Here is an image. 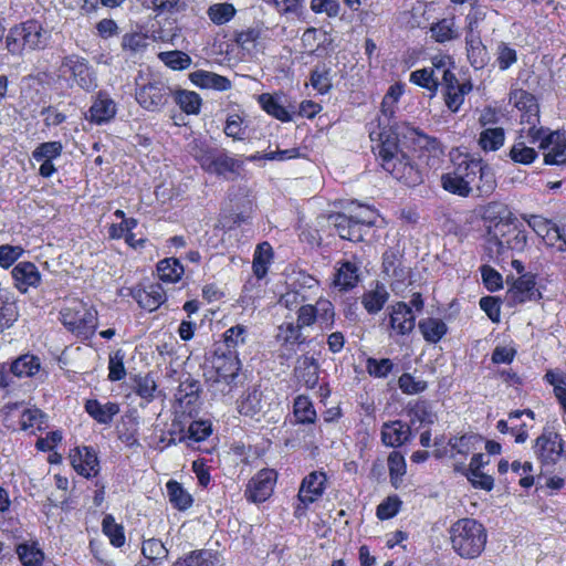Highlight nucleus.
Wrapping results in <instances>:
<instances>
[{
    "instance_id": "obj_1",
    "label": "nucleus",
    "mask_w": 566,
    "mask_h": 566,
    "mask_svg": "<svg viewBox=\"0 0 566 566\" xmlns=\"http://www.w3.org/2000/svg\"><path fill=\"white\" fill-rule=\"evenodd\" d=\"M369 138L380 168L408 187H417L423 179L416 159L431 168L444 156V145L436 136L391 124L390 118L386 122L378 118V126L369 132Z\"/></svg>"
},
{
    "instance_id": "obj_2",
    "label": "nucleus",
    "mask_w": 566,
    "mask_h": 566,
    "mask_svg": "<svg viewBox=\"0 0 566 566\" xmlns=\"http://www.w3.org/2000/svg\"><path fill=\"white\" fill-rule=\"evenodd\" d=\"M489 243L495 247L496 261H504L509 252H523L527 247V233L514 212L507 207L489 218Z\"/></svg>"
},
{
    "instance_id": "obj_3",
    "label": "nucleus",
    "mask_w": 566,
    "mask_h": 566,
    "mask_svg": "<svg viewBox=\"0 0 566 566\" xmlns=\"http://www.w3.org/2000/svg\"><path fill=\"white\" fill-rule=\"evenodd\" d=\"M451 549L463 559L474 560L485 551L488 532L485 525L474 517H462L450 525Z\"/></svg>"
},
{
    "instance_id": "obj_4",
    "label": "nucleus",
    "mask_w": 566,
    "mask_h": 566,
    "mask_svg": "<svg viewBox=\"0 0 566 566\" xmlns=\"http://www.w3.org/2000/svg\"><path fill=\"white\" fill-rule=\"evenodd\" d=\"M241 370L238 353L213 350L206 359V380L214 392L231 395L240 385Z\"/></svg>"
},
{
    "instance_id": "obj_5",
    "label": "nucleus",
    "mask_w": 566,
    "mask_h": 566,
    "mask_svg": "<svg viewBox=\"0 0 566 566\" xmlns=\"http://www.w3.org/2000/svg\"><path fill=\"white\" fill-rule=\"evenodd\" d=\"M449 155L451 163L449 171L475 186L478 196L486 197L494 192L496 177L494 169L489 164L470 153L451 151Z\"/></svg>"
},
{
    "instance_id": "obj_6",
    "label": "nucleus",
    "mask_w": 566,
    "mask_h": 566,
    "mask_svg": "<svg viewBox=\"0 0 566 566\" xmlns=\"http://www.w3.org/2000/svg\"><path fill=\"white\" fill-rule=\"evenodd\" d=\"M174 91L163 76L138 72L135 77V101L143 109L158 113L171 101Z\"/></svg>"
},
{
    "instance_id": "obj_7",
    "label": "nucleus",
    "mask_w": 566,
    "mask_h": 566,
    "mask_svg": "<svg viewBox=\"0 0 566 566\" xmlns=\"http://www.w3.org/2000/svg\"><path fill=\"white\" fill-rule=\"evenodd\" d=\"M60 322L75 337L87 340L97 328V311L83 298H69L60 310Z\"/></svg>"
},
{
    "instance_id": "obj_8",
    "label": "nucleus",
    "mask_w": 566,
    "mask_h": 566,
    "mask_svg": "<svg viewBox=\"0 0 566 566\" xmlns=\"http://www.w3.org/2000/svg\"><path fill=\"white\" fill-rule=\"evenodd\" d=\"M527 144L537 145L544 151L546 166L566 167V132L564 128L553 130L547 126H528Z\"/></svg>"
},
{
    "instance_id": "obj_9",
    "label": "nucleus",
    "mask_w": 566,
    "mask_h": 566,
    "mask_svg": "<svg viewBox=\"0 0 566 566\" xmlns=\"http://www.w3.org/2000/svg\"><path fill=\"white\" fill-rule=\"evenodd\" d=\"M329 478L323 469L313 470L301 480L296 502L293 503V516L305 517L313 504L319 502L328 490Z\"/></svg>"
},
{
    "instance_id": "obj_10",
    "label": "nucleus",
    "mask_w": 566,
    "mask_h": 566,
    "mask_svg": "<svg viewBox=\"0 0 566 566\" xmlns=\"http://www.w3.org/2000/svg\"><path fill=\"white\" fill-rule=\"evenodd\" d=\"M483 441V438L475 433H464L448 439L439 437L434 440L433 455L437 459L448 457L453 460L454 470H464L468 457L475 452L478 446Z\"/></svg>"
},
{
    "instance_id": "obj_11",
    "label": "nucleus",
    "mask_w": 566,
    "mask_h": 566,
    "mask_svg": "<svg viewBox=\"0 0 566 566\" xmlns=\"http://www.w3.org/2000/svg\"><path fill=\"white\" fill-rule=\"evenodd\" d=\"M45 45L46 32L41 22L34 19L15 24L7 35V48L13 54L24 50H42Z\"/></svg>"
},
{
    "instance_id": "obj_12",
    "label": "nucleus",
    "mask_w": 566,
    "mask_h": 566,
    "mask_svg": "<svg viewBox=\"0 0 566 566\" xmlns=\"http://www.w3.org/2000/svg\"><path fill=\"white\" fill-rule=\"evenodd\" d=\"M59 74L70 88L78 87L84 92H94L97 87L96 73L84 56L77 54L64 56L59 66Z\"/></svg>"
},
{
    "instance_id": "obj_13",
    "label": "nucleus",
    "mask_w": 566,
    "mask_h": 566,
    "mask_svg": "<svg viewBox=\"0 0 566 566\" xmlns=\"http://www.w3.org/2000/svg\"><path fill=\"white\" fill-rule=\"evenodd\" d=\"M533 451L543 472L553 473L555 465L565 455V441L560 433L544 428L542 433L535 438Z\"/></svg>"
},
{
    "instance_id": "obj_14",
    "label": "nucleus",
    "mask_w": 566,
    "mask_h": 566,
    "mask_svg": "<svg viewBox=\"0 0 566 566\" xmlns=\"http://www.w3.org/2000/svg\"><path fill=\"white\" fill-rule=\"evenodd\" d=\"M522 219L537 237L543 239L547 248L566 252V224L558 226L553 220L534 213H524Z\"/></svg>"
},
{
    "instance_id": "obj_15",
    "label": "nucleus",
    "mask_w": 566,
    "mask_h": 566,
    "mask_svg": "<svg viewBox=\"0 0 566 566\" xmlns=\"http://www.w3.org/2000/svg\"><path fill=\"white\" fill-rule=\"evenodd\" d=\"M279 480V472L271 468L259 470L245 484L244 499L253 504L269 500Z\"/></svg>"
},
{
    "instance_id": "obj_16",
    "label": "nucleus",
    "mask_w": 566,
    "mask_h": 566,
    "mask_svg": "<svg viewBox=\"0 0 566 566\" xmlns=\"http://www.w3.org/2000/svg\"><path fill=\"white\" fill-rule=\"evenodd\" d=\"M69 461L75 473L86 480L95 479L101 472L98 451L95 447L78 446L71 448Z\"/></svg>"
},
{
    "instance_id": "obj_17",
    "label": "nucleus",
    "mask_w": 566,
    "mask_h": 566,
    "mask_svg": "<svg viewBox=\"0 0 566 566\" xmlns=\"http://www.w3.org/2000/svg\"><path fill=\"white\" fill-rule=\"evenodd\" d=\"M441 94L447 108L457 113L464 104L465 96L472 91L469 80L459 82L454 71H446L440 81Z\"/></svg>"
},
{
    "instance_id": "obj_18",
    "label": "nucleus",
    "mask_w": 566,
    "mask_h": 566,
    "mask_svg": "<svg viewBox=\"0 0 566 566\" xmlns=\"http://www.w3.org/2000/svg\"><path fill=\"white\" fill-rule=\"evenodd\" d=\"M128 295L135 300L138 307L150 313L160 308L167 300L160 282H139L128 290Z\"/></svg>"
},
{
    "instance_id": "obj_19",
    "label": "nucleus",
    "mask_w": 566,
    "mask_h": 566,
    "mask_svg": "<svg viewBox=\"0 0 566 566\" xmlns=\"http://www.w3.org/2000/svg\"><path fill=\"white\" fill-rule=\"evenodd\" d=\"M514 104V107L522 114V123L528 125V127H539V108L535 95L526 90H514L511 92L509 97Z\"/></svg>"
},
{
    "instance_id": "obj_20",
    "label": "nucleus",
    "mask_w": 566,
    "mask_h": 566,
    "mask_svg": "<svg viewBox=\"0 0 566 566\" xmlns=\"http://www.w3.org/2000/svg\"><path fill=\"white\" fill-rule=\"evenodd\" d=\"M360 282L359 262L339 260L334 266L332 284L340 292H348L357 287Z\"/></svg>"
},
{
    "instance_id": "obj_21",
    "label": "nucleus",
    "mask_w": 566,
    "mask_h": 566,
    "mask_svg": "<svg viewBox=\"0 0 566 566\" xmlns=\"http://www.w3.org/2000/svg\"><path fill=\"white\" fill-rule=\"evenodd\" d=\"M303 327L293 322H283L277 327L275 334V342L280 344L281 350L287 353V358H291L297 353L301 345L308 344V340L302 333Z\"/></svg>"
},
{
    "instance_id": "obj_22",
    "label": "nucleus",
    "mask_w": 566,
    "mask_h": 566,
    "mask_svg": "<svg viewBox=\"0 0 566 566\" xmlns=\"http://www.w3.org/2000/svg\"><path fill=\"white\" fill-rule=\"evenodd\" d=\"M389 327L395 334L409 335L416 327V315L411 307L402 301L389 307Z\"/></svg>"
},
{
    "instance_id": "obj_23",
    "label": "nucleus",
    "mask_w": 566,
    "mask_h": 566,
    "mask_svg": "<svg viewBox=\"0 0 566 566\" xmlns=\"http://www.w3.org/2000/svg\"><path fill=\"white\" fill-rule=\"evenodd\" d=\"M11 279L18 292L24 294L30 289H38L41 284V273L38 266L30 261L19 262L11 269Z\"/></svg>"
},
{
    "instance_id": "obj_24",
    "label": "nucleus",
    "mask_w": 566,
    "mask_h": 566,
    "mask_svg": "<svg viewBox=\"0 0 566 566\" xmlns=\"http://www.w3.org/2000/svg\"><path fill=\"white\" fill-rule=\"evenodd\" d=\"M380 438L384 446L388 448H400L412 439V430L408 422L391 420L382 424Z\"/></svg>"
},
{
    "instance_id": "obj_25",
    "label": "nucleus",
    "mask_w": 566,
    "mask_h": 566,
    "mask_svg": "<svg viewBox=\"0 0 566 566\" xmlns=\"http://www.w3.org/2000/svg\"><path fill=\"white\" fill-rule=\"evenodd\" d=\"M84 411L97 424L112 426L115 417L119 412V403L115 401L103 402L96 398L86 399Z\"/></svg>"
},
{
    "instance_id": "obj_26",
    "label": "nucleus",
    "mask_w": 566,
    "mask_h": 566,
    "mask_svg": "<svg viewBox=\"0 0 566 566\" xmlns=\"http://www.w3.org/2000/svg\"><path fill=\"white\" fill-rule=\"evenodd\" d=\"M294 377L307 389H314L319 385L318 360L308 355H302L293 369Z\"/></svg>"
},
{
    "instance_id": "obj_27",
    "label": "nucleus",
    "mask_w": 566,
    "mask_h": 566,
    "mask_svg": "<svg viewBox=\"0 0 566 566\" xmlns=\"http://www.w3.org/2000/svg\"><path fill=\"white\" fill-rule=\"evenodd\" d=\"M116 104L105 92L99 91L93 105L88 108V119L96 125H103L115 118Z\"/></svg>"
},
{
    "instance_id": "obj_28",
    "label": "nucleus",
    "mask_w": 566,
    "mask_h": 566,
    "mask_svg": "<svg viewBox=\"0 0 566 566\" xmlns=\"http://www.w3.org/2000/svg\"><path fill=\"white\" fill-rule=\"evenodd\" d=\"M333 226L342 240L359 242L364 238L367 227L352 220L345 212H336L332 216Z\"/></svg>"
},
{
    "instance_id": "obj_29",
    "label": "nucleus",
    "mask_w": 566,
    "mask_h": 566,
    "mask_svg": "<svg viewBox=\"0 0 566 566\" xmlns=\"http://www.w3.org/2000/svg\"><path fill=\"white\" fill-rule=\"evenodd\" d=\"M430 39L439 44L457 41L460 36L454 14L431 22L429 27Z\"/></svg>"
},
{
    "instance_id": "obj_30",
    "label": "nucleus",
    "mask_w": 566,
    "mask_h": 566,
    "mask_svg": "<svg viewBox=\"0 0 566 566\" xmlns=\"http://www.w3.org/2000/svg\"><path fill=\"white\" fill-rule=\"evenodd\" d=\"M242 169L243 161L231 157L229 153L223 150L211 164L207 165V167L202 170L217 177H226L228 174H232L234 177H239Z\"/></svg>"
},
{
    "instance_id": "obj_31",
    "label": "nucleus",
    "mask_w": 566,
    "mask_h": 566,
    "mask_svg": "<svg viewBox=\"0 0 566 566\" xmlns=\"http://www.w3.org/2000/svg\"><path fill=\"white\" fill-rule=\"evenodd\" d=\"M467 59L471 67L483 70L489 63V52L480 34L465 35Z\"/></svg>"
},
{
    "instance_id": "obj_32",
    "label": "nucleus",
    "mask_w": 566,
    "mask_h": 566,
    "mask_svg": "<svg viewBox=\"0 0 566 566\" xmlns=\"http://www.w3.org/2000/svg\"><path fill=\"white\" fill-rule=\"evenodd\" d=\"M188 148H190L188 149V154H190L193 160L200 165L202 170L224 150L211 145L203 138H195L190 144H188Z\"/></svg>"
},
{
    "instance_id": "obj_33",
    "label": "nucleus",
    "mask_w": 566,
    "mask_h": 566,
    "mask_svg": "<svg viewBox=\"0 0 566 566\" xmlns=\"http://www.w3.org/2000/svg\"><path fill=\"white\" fill-rule=\"evenodd\" d=\"M249 328L245 325H233L222 334V342L214 344L213 350L238 353L237 348L247 343Z\"/></svg>"
},
{
    "instance_id": "obj_34",
    "label": "nucleus",
    "mask_w": 566,
    "mask_h": 566,
    "mask_svg": "<svg viewBox=\"0 0 566 566\" xmlns=\"http://www.w3.org/2000/svg\"><path fill=\"white\" fill-rule=\"evenodd\" d=\"M156 274L160 282L175 284L182 280L185 266L176 256H166L157 262Z\"/></svg>"
},
{
    "instance_id": "obj_35",
    "label": "nucleus",
    "mask_w": 566,
    "mask_h": 566,
    "mask_svg": "<svg viewBox=\"0 0 566 566\" xmlns=\"http://www.w3.org/2000/svg\"><path fill=\"white\" fill-rule=\"evenodd\" d=\"M292 412L297 424L310 426L317 421L318 415L308 395L300 394L294 397Z\"/></svg>"
},
{
    "instance_id": "obj_36",
    "label": "nucleus",
    "mask_w": 566,
    "mask_h": 566,
    "mask_svg": "<svg viewBox=\"0 0 566 566\" xmlns=\"http://www.w3.org/2000/svg\"><path fill=\"white\" fill-rule=\"evenodd\" d=\"M524 135L526 136V129H520L514 145L509 149L507 157L515 164L528 166L536 161L538 153L526 145L527 140H523Z\"/></svg>"
},
{
    "instance_id": "obj_37",
    "label": "nucleus",
    "mask_w": 566,
    "mask_h": 566,
    "mask_svg": "<svg viewBox=\"0 0 566 566\" xmlns=\"http://www.w3.org/2000/svg\"><path fill=\"white\" fill-rule=\"evenodd\" d=\"M8 367L13 377H33L41 369V360L36 355L27 353L8 363Z\"/></svg>"
},
{
    "instance_id": "obj_38",
    "label": "nucleus",
    "mask_w": 566,
    "mask_h": 566,
    "mask_svg": "<svg viewBox=\"0 0 566 566\" xmlns=\"http://www.w3.org/2000/svg\"><path fill=\"white\" fill-rule=\"evenodd\" d=\"M505 139L506 133L504 127H485L482 129V132L479 133L478 146L485 154L496 153L504 146Z\"/></svg>"
},
{
    "instance_id": "obj_39",
    "label": "nucleus",
    "mask_w": 566,
    "mask_h": 566,
    "mask_svg": "<svg viewBox=\"0 0 566 566\" xmlns=\"http://www.w3.org/2000/svg\"><path fill=\"white\" fill-rule=\"evenodd\" d=\"M273 258V248L269 241L256 244L252 260V272L255 277L262 280L269 273Z\"/></svg>"
},
{
    "instance_id": "obj_40",
    "label": "nucleus",
    "mask_w": 566,
    "mask_h": 566,
    "mask_svg": "<svg viewBox=\"0 0 566 566\" xmlns=\"http://www.w3.org/2000/svg\"><path fill=\"white\" fill-rule=\"evenodd\" d=\"M535 275L533 273L522 274L513 281L511 290V297L515 304H523L533 300L535 292Z\"/></svg>"
},
{
    "instance_id": "obj_41",
    "label": "nucleus",
    "mask_w": 566,
    "mask_h": 566,
    "mask_svg": "<svg viewBox=\"0 0 566 566\" xmlns=\"http://www.w3.org/2000/svg\"><path fill=\"white\" fill-rule=\"evenodd\" d=\"M440 186L448 193L468 198L472 195L475 186L470 184L464 177H459L451 171H447L440 177Z\"/></svg>"
},
{
    "instance_id": "obj_42",
    "label": "nucleus",
    "mask_w": 566,
    "mask_h": 566,
    "mask_svg": "<svg viewBox=\"0 0 566 566\" xmlns=\"http://www.w3.org/2000/svg\"><path fill=\"white\" fill-rule=\"evenodd\" d=\"M418 328L428 344H437L448 334V325L438 317L421 318Z\"/></svg>"
},
{
    "instance_id": "obj_43",
    "label": "nucleus",
    "mask_w": 566,
    "mask_h": 566,
    "mask_svg": "<svg viewBox=\"0 0 566 566\" xmlns=\"http://www.w3.org/2000/svg\"><path fill=\"white\" fill-rule=\"evenodd\" d=\"M166 491L168 501H170L174 509L185 512L192 507L193 497L190 492L184 489L181 482L177 480L167 481Z\"/></svg>"
},
{
    "instance_id": "obj_44",
    "label": "nucleus",
    "mask_w": 566,
    "mask_h": 566,
    "mask_svg": "<svg viewBox=\"0 0 566 566\" xmlns=\"http://www.w3.org/2000/svg\"><path fill=\"white\" fill-rule=\"evenodd\" d=\"M261 108L271 117L281 120L282 123H290L293 119L294 109L285 107L281 101L270 93H263L259 98Z\"/></svg>"
},
{
    "instance_id": "obj_45",
    "label": "nucleus",
    "mask_w": 566,
    "mask_h": 566,
    "mask_svg": "<svg viewBox=\"0 0 566 566\" xmlns=\"http://www.w3.org/2000/svg\"><path fill=\"white\" fill-rule=\"evenodd\" d=\"M19 317L17 301L7 290H0V334L15 324Z\"/></svg>"
},
{
    "instance_id": "obj_46",
    "label": "nucleus",
    "mask_w": 566,
    "mask_h": 566,
    "mask_svg": "<svg viewBox=\"0 0 566 566\" xmlns=\"http://www.w3.org/2000/svg\"><path fill=\"white\" fill-rule=\"evenodd\" d=\"M15 553L22 566H41L45 560L44 551L38 542H21L15 546Z\"/></svg>"
},
{
    "instance_id": "obj_47",
    "label": "nucleus",
    "mask_w": 566,
    "mask_h": 566,
    "mask_svg": "<svg viewBox=\"0 0 566 566\" xmlns=\"http://www.w3.org/2000/svg\"><path fill=\"white\" fill-rule=\"evenodd\" d=\"M48 416L36 407L27 408L21 411L19 419L20 430L34 434L45 429Z\"/></svg>"
},
{
    "instance_id": "obj_48",
    "label": "nucleus",
    "mask_w": 566,
    "mask_h": 566,
    "mask_svg": "<svg viewBox=\"0 0 566 566\" xmlns=\"http://www.w3.org/2000/svg\"><path fill=\"white\" fill-rule=\"evenodd\" d=\"M409 83H412L420 88L429 92V96L433 97L437 95L440 82L434 74L433 67H421L409 74Z\"/></svg>"
},
{
    "instance_id": "obj_49",
    "label": "nucleus",
    "mask_w": 566,
    "mask_h": 566,
    "mask_svg": "<svg viewBox=\"0 0 566 566\" xmlns=\"http://www.w3.org/2000/svg\"><path fill=\"white\" fill-rule=\"evenodd\" d=\"M387 464L390 485L392 489L399 490L407 473L406 458L397 450L391 451Z\"/></svg>"
},
{
    "instance_id": "obj_50",
    "label": "nucleus",
    "mask_w": 566,
    "mask_h": 566,
    "mask_svg": "<svg viewBox=\"0 0 566 566\" xmlns=\"http://www.w3.org/2000/svg\"><path fill=\"white\" fill-rule=\"evenodd\" d=\"M262 410V391L256 387L243 392L240 400L237 401V411L242 416L253 417Z\"/></svg>"
},
{
    "instance_id": "obj_51",
    "label": "nucleus",
    "mask_w": 566,
    "mask_h": 566,
    "mask_svg": "<svg viewBox=\"0 0 566 566\" xmlns=\"http://www.w3.org/2000/svg\"><path fill=\"white\" fill-rule=\"evenodd\" d=\"M389 300V292L386 287L377 283L376 289L365 292L361 296V305L366 308L367 313L375 315L386 305Z\"/></svg>"
},
{
    "instance_id": "obj_52",
    "label": "nucleus",
    "mask_w": 566,
    "mask_h": 566,
    "mask_svg": "<svg viewBox=\"0 0 566 566\" xmlns=\"http://www.w3.org/2000/svg\"><path fill=\"white\" fill-rule=\"evenodd\" d=\"M177 105L187 115H199L202 107V98L199 93L195 91L179 90L174 92L172 95Z\"/></svg>"
},
{
    "instance_id": "obj_53",
    "label": "nucleus",
    "mask_w": 566,
    "mask_h": 566,
    "mask_svg": "<svg viewBox=\"0 0 566 566\" xmlns=\"http://www.w3.org/2000/svg\"><path fill=\"white\" fill-rule=\"evenodd\" d=\"M102 531L115 548H120L125 545L126 536L124 525L117 524L113 514L104 515Z\"/></svg>"
},
{
    "instance_id": "obj_54",
    "label": "nucleus",
    "mask_w": 566,
    "mask_h": 566,
    "mask_svg": "<svg viewBox=\"0 0 566 566\" xmlns=\"http://www.w3.org/2000/svg\"><path fill=\"white\" fill-rule=\"evenodd\" d=\"M142 554L155 566L161 565L168 557V549L158 538H148L143 542Z\"/></svg>"
},
{
    "instance_id": "obj_55",
    "label": "nucleus",
    "mask_w": 566,
    "mask_h": 566,
    "mask_svg": "<svg viewBox=\"0 0 566 566\" xmlns=\"http://www.w3.org/2000/svg\"><path fill=\"white\" fill-rule=\"evenodd\" d=\"M314 310H316L317 321L322 332L331 331L335 323V308L329 298H318L314 303Z\"/></svg>"
},
{
    "instance_id": "obj_56",
    "label": "nucleus",
    "mask_w": 566,
    "mask_h": 566,
    "mask_svg": "<svg viewBox=\"0 0 566 566\" xmlns=\"http://www.w3.org/2000/svg\"><path fill=\"white\" fill-rule=\"evenodd\" d=\"M216 555L211 551L197 549L174 562L172 566H214Z\"/></svg>"
},
{
    "instance_id": "obj_57",
    "label": "nucleus",
    "mask_w": 566,
    "mask_h": 566,
    "mask_svg": "<svg viewBox=\"0 0 566 566\" xmlns=\"http://www.w3.org/2000/svg\"><path fill=\"white\" fill-rule=\"evenodd\" d=\"M543 378L547 385L554 387L555 398L566 413V375L554 369H547Z\"/></svg>"
},
{
    "instance_id": "obj_58",
    "label": "nucleus",
    "mask_w": 566,
    "mask_h": 566,
    "mask_svg": "<svg viewBox=\"0 0 566 566\" xmlns=\"http://www.w3.org/2000/svg\"><path fill=\"white\" fill-rule=\"evenodd\" d=\"M408 417L410 421V427L422 424H431L434 422L436 415L431 411V407L428 401L419 400L415 405L410 406L408 409Z\"/></svg>"
},
{
    "instance_id": "obj_59",
    "label": "nucleus",
    "mask_w": 566,
    "mask_h": 566,
    "mask_svg": "<svg viewBox=\"0 0 566 566\" xmlns=\"http://www.w3.org/2000/svg\"><path fill=\"white\" fill-rule=\"evenodd\" d=\"M158 60L174 71H184L191 66L192 59L181 50H170L158 53Z\"/></svg>"
},
{
    "instance_id": "obj_60",
    "label": "nucleus",
    "mask_w": 566,
    "mask_h": 566,
    "mask_svg": "<svg viewBox=\"0 0 566 566\" xmlns=\"http://www.w3.org/2000/svg\"><path fill=\"white\" fill-rule=\"evenodd\" d=\"M516 62V49L505 41H500L496 45L495 52V65L497 66L499 71L505 72L514 66Z\"/></svg>"
},
{
    "instance_id": "obj_61",
    "label": "nucleus",
    "mask_w": 566,
    "mask_h": 566,
    "mask_svg": "<svg viewBox=\"0 0 566 566\" xmlns=\"http://www.w3.org/2000/svg\"><path fill=\"white\" fill-rule=\"evenodd\" d=\"M117 437L128 448L138 446V421L135 417H123L122 426L117 428Z\"/></svg>"
},
{
    "instance_id": "obj_62",
    "label": "nucleus",
    "mask_w": 566,
    "mask_h": 566,
    "mask_svg": "<svg viewBox=\"0 0 566 566\" xmlns=\"http://www.w3.org/2000/svg\"><path fill=\"white\" fill-rule=\"evenodd\" d=\"M63 144L59 140L38 144L31 158L34 161H54L63 154Z\"/></svg>"
},
{
    "instance_id": "obj_63",
    "label": "nucleus",
    "mask_w": 566,
    "mask_h": 566,
    "mask_svg": "<svg viewBox=\"0 0 566 566\" xmlns=\"http://www.w3.org/2000/svg\"><path fill=\"white\" fill-rule=\"evenodd\" d=\"M148 46V35L143 31H133L124 34L122 48L125 52L136 55L144 53Z\"/></svg>"
},
{
    "instance_id": "obj_64",
    "label": "nucleus",
    "mask_w": 566,
    "mask_h": 566,
    "mask_svg": "<svg viewBox=\"0 0 566 566\" xmlns=\"http://www.w3.org/2000/svg\"><path fill=\"white\" fill-rule=\"evenodd\" d=\"M310 83L317 93L327 94L332 88L331 70L325 65H316L311 71Z\"/></svg>"
}]
</instances>
